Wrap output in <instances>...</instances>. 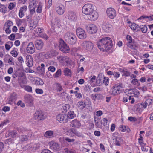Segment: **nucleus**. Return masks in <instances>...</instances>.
Listing matches in <instances>:
<instances>
[{"mask_svg": "<svg viewBox=\"0 0 153 153\" xmlns=\"http://www.w3.org/2000/svg\"><path fill=\"white\" fill-rule=\"evenodd\" d=\"M97 45L98 48L101 51H107L112 47V41L111 39L109 37L103 38L99 40Z\"/></svg>", "mask_w": 153, "mask_h": 153, "instance_id": "1", "label": "nucleus"}, {"mask_svg": "<svg viewBox=\"0 0 153 153\" xmlns=\"http://www.w3.org/2000/svg\"><path fill=\"white\" fill-rule=\"evenodd\" d=\"M59 61L64 65L69 66L71 68H73L74 66V63L73 61L68 56H61L57 57Z\"/></svg>", "mask_w": 153, "mask_h": 153, "instance_id": "2", "label": "nucleus"}, {"mask_svg": "<svg viewBox=\"0 0 153 153\" xmlns=\"http://www.w3.org/2000/svg\"><path fill=\"white\" fill-rule=\"evenodd\" d=\"M65 41L70 44H75L77 40V38L76 35L71 33H67L64 36Z\"/></svg>", "mask_w": 153, "mask_h": 153, "instance_id": "3", "label": "nucleus"}, {"mask_svg": "<svg viewBox=\"0 0 153 153\" xmlns=\"http://www.w3.org/2000/svg\"><path fill=\"white\" fill-rule=\"evenodd\" d=\"M40 147L39 144L38 143H31L26 145L24 149L30 152H34L35 151L38 149Z\"/></svg>", "mask_w": 153, "mask_h": 153, "instance_id": "4", "label": "nucleus"}, {"mask_svg": "<svg viewBox=\"0 0 153 153\" xmlns=\"http://www.w3.org/2000/svg\"><path fill=\"white\" fill-rule=\"evenodd\" d=\"M80 46L82 48L90 51L93 47V44L90 41H85L80 43Z\"/></svg>", "mask_w": 153, "mask_h": 153, "instance_id": "5", "label": "nucleus"}, {"mask_svg": "<svg viewBox=\"0 0 153 153\" xmlns=\"http://www.w3.org/2000/svg\"><path fill=\"white\" fill-rule=\"evenodd\" d=\"M112 139L114 144L116 146H120L122 142V139L119 137L118 133L115 132L113 134Z\"/></svg>", "mask_w": 153, "mask_h": 153, "instance_id": "6", "label": "nucleus"}, {"mask_svg": "<svg viewBox=\"0 0 153 153\" xmlns=\"http://www.w3.org/2000/svg\"><path fill=\"white\" fill-rule=\"evenodd\" d=\"M123 88V85L121 83H120L113 86L111 89V92L113 95H117L121 92V89Z\"/></svg>", "mask_w": 153, "mask_h": 153, "instance_id": "7", "label": "nucleus"}, {"mask_svg": "<svg viewBox=\"0 0 153 153\" xmlns=\"http://www.w3.org/2000/svg\"><path fill=\"white\" fill-rule=\"evenodd\" d=\"M46 117L43 112L41 111H37L33 115V119L39 121L45 119Z\"/></svg>", "mask_w": 153, "mask_h": 153, "instance_id": "8", "label": "nucleus"}, {"mask_svg": "<svg viewBox=\"0 0 153 153\" xmlns=\"http://www.w3.org/2000/svg\"><path fill=\"white\" fill-rule=\"evenodd\" d=\"M59 43L60 50L64 53H68L70 50L68 46L62 40L59 42Z\"/></svg>", "mask_w": 153, "mask_h": 153, "instance_id": "9", "label": "nucleus"}, {"mask_svg": "<svg viewBox=\"0 0 153 153\" xmlns=\"http://www.w3.org/2000/svg\"><path fill=\"white\" fill-rule=\"evenodd\" d=\"M77 35L79 38L81 39H86L87 35L85 31L81 28H78L76 30Z\"/></svg>", "mask_w": 153, "mask_h": 153, "instance_id": "10", "label": "nucleus"}, {"mask_svg": "<svg viewBox=\"0 0 153 153\" xmlns=\"http://www.w3.org/2000/svg\"><path fill=\"white\" fill-rule=\"evenodd\" d=\"M86 29L87 32L90 34H94L96 33L97 30L96 26L93 24L88 25L86 27Z\"/></svg>", "mask_w": 153, "mask_h": 153, "instance_id": "11", "label": "nucleus"}, {"mask_svg": "<svg viewBox=\"0 0 153 153\" xmlns=\"http://www.w3.org/2000/svg\"><path fill=\"white\" fill-rule=\"evenodd\" d=\"M49 144L51 149L54 151H59L60 149L59 145L54 141H50Z\"/></svg>", "mask_w": 153, "mask_h": 153, "instance_id": "12", "label": "nucleus"}, {"mask_svg": "<svg viewBox=\"0 0 153 153\" xmlns=\"http://www.w3.org/2000/svg\"><path fill=\"white\" fill-rule=\"evenodd\" d=\"M56 119L57 120L62 123H65L68 121L67 115L65 114H58L57 116Z\"/></svg>", "mask_w": 153, "mask_h": 153, "instance_id": "13", "label": "nucleus"}, {"mask_svg": "<svg viewBox=\"0 0 153 153\" xmlns=\"http://www.w3.org/2000/svg\"><path fill=\"white\" fill-rule=\"evenodd\" d=\"M68 134L71 137H73L74 135H75L78 137L81 136L82 134L80 132L77 131V130L74 128H72L67 131Z\"/></svg>", "mask_w": 153, "mask_h": 153, "instance_id": "14", "label": "nucleus"}, {"mask_svg": "<svg viewBox=\"0 0 153 153\" xmlns=\"http://www.w3.org/2000/svg\"><path fill=\"white\" fill-rule=\"evenodd\" d=\"M102 28L106 32H110L112 28V26L108 22H105L103 24Z\"/></svg>", "mask_w": 153, "mask_h": 153, "instance_id": "15", "label": "nucleus"}, {"mask_svg": "<svg viewBox=\"0 0 153 153\" xmlns=\"http://www.w3.org/2000/svg\"><path fill=\"white\" fill-rule=\"evenodd\" d=\"M26 50L27 53H33L35 51L33 44L32 42H30L27 45Z\"/></svg>", "mask_w": 153, "mask_h": 153, "instance_id": "16", "label": "nucleus"}, {"mask_svg": "<svg viewBox=\"0 0 153 153\" xmlns=\"http://www.w3.org/2000/svg\"><path fill=\"white\" fill-rule=\"evenodd\" d=\"M70 126L71 127L79 128L81 126V124L79 121L75 119L71 122Z\"/></svg>", "mask_w": 153, "mask_h": 153, "instance_id": "17", "label": "nucleus"}, {"mask_svg": "<svg viewBox=\"0 0 153 153\" xmlns=\"http://www.w3.org/2000/svg\"><path fill=\"white\" fill-rule=\"evenodd\" d=\"M91 13L90 14L89 18L91 21H95L97 19L98 17V14L96 10H91Z\"/></svg>", "mask_w": 153, "mask_h": 153, "instance_id": "18", "label": "nucleus"}, {"mask_svg": "<svg viewBox=\"0 0 153 153\" xmlns=\"http://www.w3.org/2000/svg\"><path fill=\"white\" fill-rule=\"evenodd\" d=\"M52 90L53 91L60 92L62 91L63 88L60 84L57 83H55L53 84Z\"/></svg>", "mask_w": 153, "mask_h": 153, "instance_id": "19", "label": "nucleus"}, {"mask_svg": "<svg viewBox=\"0 0 153 153\" xmlns=\"http://www.w3.org/2000/svg\"><path fill=\"white\" fill-rule=\"evenodd\" d=\"M25 63L29 67H32L33 65V58L31 55H28L26 57Z\"/></svg>", "mask_w": 153, "mask_h": 153, "instance_id": "20", "label": "nucleus"}, {"mask_svg": "<svg viewBox=\"0 0 153 153\" xmlns=\"http://www.w3.org/2000/svg\"><path fill=\"white\" fill-rule=\"evenodd\" d=\"M43 43L41 40H37L35 42V45L37 49H41L43 46Z\"/></svg>", "mask_w": 153, "mask_h": 153, "instance_id": "21", "label": "nucleus"}, {"mask_svg": "<svg viewBox=\"0 0 153 153\" xmlns=\"http://www.w3.org/2000/svg\"><path fill=\"white\" fill-rule=\"evenodd\" d=\"M106 12L108 17L111 19H113L116 16L115 10H106Z\"/></svg>", "mask_w": 153, "mask_h": 153, "instance_id": "22", "label": "nucleus"}, {"mask_svg": "<svg viewBox=\"0 0 153 153\" xmlns=\"http://www.w3.org/2000/svg\"><path fill=\"white\" fill-rule=\"evenodd\" d=\"M17 95L16 93H13L11 94L9 98L8 102L9 103L12 104L17 99Z\"/></svg>", "mask_w": 153, "mask_h": 153, "instance_id": "23", "label": "nucleus"}, {"mask_svg": "<svg viewBox=\"0 0 153 153\" xmlns=\"http://www.w3.org/2000/svg\"><path fill=\"white\" fill-rule=\"evenodd\" d=\"M24 98L25 101L27 103H30L31 105L33 104V97L31 95L26 94L24 96Z\"/></svg>", "mask_w": 153, "mask_h": 153, "instance_id": "24", "label": "nucleus"}, {"mask_svg": "<svg viewBox=\"0 0 153 153\" xmlns=\"http://www.w3.org/2000/svg\"><path fill=\"white\" fill-rule=\"evenodd\" d=\"M96 8L95 6L91 4H85L82 7V10H93Z\"/></svg>", "mask_w": 153, "mask_h": 153, "instance_id": "25", "label": "nucleus"}, {"mask_svg": "<svg viewBox=\"0 0 153 153\" xmlns=\"http://www.w3.org/2000/svg\"><path fill=\"white\" fill-rule=\"evenodd\" d=\"M54 132L51 130L47 131L44 134V137L47 138H51L53 137Z\"/></svg>", "mask_w": 153, "mask_h": 153, "instance_id": "26", "label": "nucleus"}, {"mask_svg": "<svg viewBox=\"0 0 153 153\" xmlns=\"http://www.w3.org/2000/svg\"><path fill=\"white\" fill-rule=\"evenodd\" d=\"M36 1L37 0H30V10H35L36 5Z\"/></svg>", "mask_w": 153, "mask_h": 153, "instance_id": "27", "label": "nucleus"}, {"mask_svg": "<svg viewBox=\"0 0 153 153\" xmlns=\"http://www.w3.org/2000/svg\"><path fill=\"white\" fill-rule=\"evenodd\" d=\"M130 27L132 30L134 31H137L140 29L139 26L134 23L131 24L130 25Z\"/></svg>", "mask_w": 153, "mask_h": 153, "instance_id": "28", "label": "nucleus"}, {"mask_svg": "<svg viewBox=\"0 0 153 153\" xmlns=\"http://www.w3.org/2000/svg\"><path fill=\"white\" fill-rule=\"evenodd\" d=\"M38 20L36 18H35L31 22L30 24V29H33V27H35L38 23Z\"/></svg>", "mask_w": 153, "mask_h": 153, "instance_id": "29", "label": "nucleus"}, {"mask_svg": "<svg viewBox=\"0 0 153 153\" xmlns=\"http://www.w3.org/2000/svg\"><path fill=\"white\" fill-rule=\"evenodd\" d=\"M35 84L37 85H42L44 82L40 78H37L35 81Z\"/></svg>", "mask_w": 153, "mask_h": 153, "instance_id": "30", "label": "nucleus"}, {"mask_svg": "<svg viewBox=\"0 0 153 153\" xmlns=\"http://www.w3.org/2000/svg\"><path fill=\"white\" fill-rule=\"evenodd\" d=\"M9 134L12 138L16 139L17 135V133L16 131L15 130H13L10 132Z\"/></svg>", "mask_w": 153, "mask_h": 153, "instance_id": "31", "label": "nucleus"}, {"mask_svg": "<svg viewBox=\"0 0 153 153\" xmlns=\"http://www.w3.org/2000/svg\"><path fill=\"white\" fill-rule=\"evenodd\" d=\"M64 74L65 76H70L71 74V70L67 68H65L64 70Z\"/></svg>", "mask_w": 153, "mask_h": 153, "instance_id": "32", "label": "nucleus"}, {"mask_svg": "<svg viewBox=\"0 0 153 153\" xmlns=\"http://www.w3.org/2000/svg\"><path fill=\"white\" fill-rule=\"evenodd\" d=\"M86 104L85 102H79L77 104L78 107L81 110L83 109L85 106Z\"/></svg>", "mask_w": 153, "mask_h": 153, "instance_id": "33", "label": "nucleus"}, {"mask_svg": "<svg viewBox=\"0 0 153 153\" xmlns=\"http://www.w3.org/2000/svg\"><path fill=\"white\" fill-rule=\"evenodd\" d=\"M75 116V114L73 111H71L68 112V113L67 115L68 119V118L71 119H73Z\"/></svg>", "mask_w": 153, "mask_h": 153, "instance_id": "34", "label": "nucleus"}, {"mask_svg": "<svg viewBox=\"0 0 153 153\" xmlns=\"http://www.w3.org/2000/svg\"><path fill=\"white\" fill-rule=\"evenodd\" d=\"M18 131L19 133H25L27 132L28 131V130L27 128L25 127H21L18 129Z\"/></svg>", "mask_w": 153, "mask_h": 153, "instance_id": "35", "label": "nucleus"}, {"mask_svg": "<svg viewBox=\"0 0 153 153\" xmlns=\"http://www.w3.org/2000/svg\"><path fill=\"white\" fill-rule=\"evenodd\" d=\"M149 148V147L146 146L145 144H141V149L142 151L144 152H147Z\"/></svg>", "mask_w": 153, "mask_h": 153, "instance_id": "36", "label": "nucleus"}, {"mask_svg": "<svg viewBox=\"0 0 153 153\" xmlns=\"http://www.w3.org/2000/svg\"><path fill=\"white\" fill-rule=\"evenodd\" d=\"M63 141L64 142L72 143L75 140L74 139H70L68 137H64L63 138Z\"/></svg>", "mask_w": 153, "mask_h": 153, "instance_id": "37", "label": "nucleus"}, {"mask_svg": "<svg viewBox=\"0 0 153 153\" xmlns=\"http://www.w3.org/2000/svg\"><path fill=\"white\" fill-rule=\"evenodd\" d=\"M131 83L133 85L137 86H139L140 85V83L138 81L137 79L136 78L133 79L131 81Z\"/></svg>", "mask_w": 153, "mask_h": 153, "instance_id": "38", "label": "nucleus"}, {"mask_svg": "<svg viewBox=\"0 0 153 153\" xmlns=\"http://www.w3.org/2000/svg\"><path fill=\"white\" fill-rule=\"evenodd\" d=\"M13 25V23L12 21L10 20H8L5 23L4 27L10 28Z\"/></svg>", "mask_w": 153, "mask_h": 153, "instance_id": "39", "label": "nucleus"}, {"mask_svg": "<svg viewBox=\"0 0 153 153\" xmlns=\"http://www.w3.org/2000/svg\"><path fill=\"white\" fill-rule=\"evenodd\" d=\"M54 56V55L52 51H50L48 52L47 53L45 54V57L46 59H48L49 58H51Z\"/></svg>", "mask_w": 153, "mask_h": 153, "instance_id": "40", "label": "nucleus"}, {"mask_svg": "<svg viewBox=\"0 0 153 153\" xmlns=\"http://www.w3.org/2000/svg\"><path fill=\"white\" fill-rule=\"evenodd\" d=\"M139 27L143 33H145L147 31V28L146 26L144 25H141Z\"/></svg>", "mask_w": 153, "mask_h": 153, "instance_id": "41", "label": "nucleus"}, {"mask_svg": "<svg viewBox=\"0 0 153 153\" xmlns=\"http://www.w3.org/2000/svg\"><path fill=\"white\" fill-rule=\"evenodd\" d=\"M102 83L105 85H107L109 83V79L107 77H104L102 79Z\"/></svg>", "mask_w": 153, "mask_h": 153, "instance_id": "42", "label": "nucleus"}, {"mask_svg": "<svg viewBox=\"0 0 153 153\" xmlns=\"http://www.w3.org/2000/svg\"><path fill=\"white\" fill-rule=\"evenodd\" d=\"M61 74V71L60 69H58L56 73L53 75L54 78H57L59 77Z\"/></svg>", "mask_w": 153, "mask_h": 153, "instance_id": "43", "label": "nucleus"}, {"mask_svg": "<svg viewBox=\"0 0 153 153\" xmlns=\"http://www.w3.org/2000/svg\"><path fill=\"white\" fill-rule=\"evenodd\" d=\"M95 124L98 128H100L102 126V121L100 120H95Z\"/></svg>", "mask_w": 153, "mask_h": 153, "instance_id": "44", "label": "nucleus"}, {"mask_svg": "<svg viewBox=\"0 0 153 153\" xmlns=\"http://www.w3.org/2000/svg\"><path fill=\"white\" fill-rule=\"evenodd\" d=\"M96 76L94 75H91L89 77V81L90 84L95 81Z\"/></svg>", "mask_w": 153, "mask_h": 153, "instance_id": "45", "label": "nucleus"}, {"mask_svg": "<svg viewBox=\"0 0 153 153\" xmlns=\"http://www.w3.org/2000/svg\"><path fill=\"white\" fill-rule=\"evenodd\" d=\"M19 138L20 141L22 142L27 141L28 139V136L27 135H21Z\"/></svg>", "mask_w": 153, "mask_h": 153, "instance_id": "46", "label": "nucleus"}, {"mask_svg": "<svg viewBox=\"0 0 153 153\" xmlns=\"http://www.w3.org/2000/svg\"><path fill=\"white\" fill-rule=\"evenodd\" d=\"M24 89L27 91L32 93V87L29 85L25 86L24 87Z\"/></svg>", "mask_w": 153, "mask_h": 153, "instance_id": "47", "label": "nucleus"}, {"mask_svg": "<svg viewBox=\"0 0 153 153\" xmlns=\"http://www.w3.org/2000/svg\"><path fill=\"white\" fill-rule=\"evenodd\" d=\"M64 152L66 153H75V151L73 149L65 148L64 149Z\"/></svg>", "mask_w": 153, "mask_h": 153, "instance_id": "48", "label": "nucleus"}, {"mask_svg": "<svg viewBox=\"0 0 153 153\" xmlns=\"http://www.w3.org/2000/svg\"><path fill=\"white\" fill-rule=\"evenodd\" d=\"M10 53L14 57H16L18 55V53L15 49L11 51L10 52Z\"/></svg>", "mask_w": 153, "mask_h": 153, "instance_id": "49", "label": "nucleus"}, {"mask_svg": "<svg viewBox=\"0 0 153 153\" xmlns=\"http://www.w3.org/2000/svg\"><path fill=\"white\" fill-rule=\"evenodd\" d=\"M35 92L36 93L39 94H42L43 93V90L41 89L36 88L35 89Z\"/></svg>", "mask_w": 153, "mask_h": 153, "instance_id": "50", "label": "nucleus"}, {"mask_svg": "<svg viewBox=\"0 0 153 153\" xmlns=\"http://www.w3.org/2000/svg\"><path fill=\"white\" fill-rule=\"evenodd\" d=\"M121 72L123 73V76H128L130 75V73L128 71H126L124 70H122Z\"/></svg>", "mask_w": 153, "mask_h": 153, "instance_id": "51", "label": "nucleus"}, {"mask_svg": "<svg viewBox=\"0 0 153 153\" xmlns=\"http://www.w3.org/2000/svg\"><path fill=\"white\" fill-rule=\"evenodd\" d=\"M128 127L127 126H125V125H122L120 127V130L122 132H125L126 131Z\"/></svg>", "mask_w": 153, "mask_h": 153, "instance_id": "52", "label": "nucleus"}, {"mask_svg": "<svg viewBox=\"0 0 153 153\" xmlns=\"http://www.w3.org/2000/svg\"><path fill=\"white\" fill-rule=\"evenodd\" d=\"M82 13L85 15H88V17L91 13V10H82Z\"/></svg>", "mask_w": 153, "mask_h": 153, "instance_id": "53", "label": "nucleus"}, {"mask_svg": "<svg viewBox=\"0 0 153 153\" xmlns=\"http://www.w3.org/2000/svg\"><path fill=\"white\" fill-rule=\"evenodd\" d=\"M102 79L99 77L97 78L96 82L97 85H100L102 83V81H101Z\"/></svg>", "mask_w": 153, "mask_h": 153, "instance_id": "54", "label": "nucleus"}, {"mask_svg": "<svg viewBox=\"0 0 153 153\" xmlns=\"http://www.w3.org/2000/svg\"><path fill=\"white\" fill-rule=\"evenodd\" d=\"M70 107V105L68 104H65L63 106L62 108L64 110H67L69 109Z\"/></svg>", "mask_w": 153, "mask_h": 153, "instance_id": "55", "label": "nucleus"}, {"mask_svg": "<svg viewBox=\"0 0 153 153\" xmlns=\"http://www.w3.org/2000/svg\"><path fill=\"white\" fill-rule=\"evenodd\" d=\"M48 70L49 71H50L52 72H54L55 71L56 68L54 66H50L48 68Z\"/></svg>", "mask_w": 153, "mask_h": 153, "instance_id": "56", "label": "nucleus"}, {"mask_svg": "<svg viewBox=\"0 0 153 153\" xmlns=\"http://www.w3.org/2000/svg\"><path fill=\"white\" fill-rule=\"evenodd\" d=\"M126 38L127 40L128 43H130L132 42V38L130 36L127 35L126 36Z\"/></svg>", "mask_w": 153, "mask_h": 153, "instance_id": "57", "label": "nucleus"}, {"mask_svg": "<svg viewBox=\"0 0 153 153\" xmlns=\"http://www.w3.org/2000/svg\"><path fill=\"white\" fill-rule=\"evenodd\" d=\"M134 90L133 94L134 95L135 97H137L139 94V91L135 89H134Z\"/></svg>", "mask_w": 153, "mask_h": 153, "instance_id": "58", "label": "nucleus"}, {"mask_svg": "<svg viewBox=\"0 0 153 153\" xmlns=\"http://www.w3.org/2000/svg\"><path fill=\"white\" fill-rule=\"evenodd\" d=\"M15 34L13 33L11 34L8 37V38L11 40H14L15 39Z\"/></svg>", "mask_w": 153, "mask_h": 153, "instance_id": "59", "label": "nucleus"}, {"mask_svg": "<svg viewBox=\"0 0 153 153\" xmlns=\"http://www.w3.org/2000/svg\"><path fill=\"white\" fill-rule=\"evenodd\" d=\"M4 30H5L6 33L7 34H9L11 33V31L10 28L4 27Z\"/></svg>", "mask_w": 153, "mask_h": 153, "instance_id": "60", "label": "nucleus"}, {"mask_svg": "<svg viewBox=\"0 0 153 153\" xmlns=\"http://www.w3.org/2000/svg\"><path fill=\"white\" fill-rule=\"evenodd\" d=\"M120 74L119 72H114L113 76L114 78L117 79L120 76Z\"/></svg>", "mask_w": 153, "mask_h": 153, "instance_id": "61", "label": "nucleus"}, {"mask_svg": "<svg viewBox=\"0 0 153 153\" xmlns=\"http://www.w3.org/2000/svg\"><path fill=\"white\" fill-rule=\"evenodd\" d=\"M128 120H129L131 122H135L137 121V119L134 117H129L128 118Z\"/></svg>", "mask_w": 153, "mask_h": 153, "instance_id": "62", "label": "nucleus"}, {"mask_svg": "<svg viewBox=\"0 0 153 153\" xmlns=\"http://www.w3.org/2000/svg\"><path fill=\"white\" fill-rule=\"evenodd\" d=\"M10 108L8 106H7L3 107L2 109V110L5 112L9 111L10 110Z\"/></svg>", "mask_w": 153, "mask_h": 153, "instance_id": "63", "label": "nucleus"}, {"mask_svg": "<svg viewBox=\"0 0 153 153\" xmlns=\"http://www.w3.org/2000/svg\"><path fill=\"white\" fill-rule=\"evenodd\" d=\"M15 5V4L13 3H11L8 6V8L10 10H12L14 8Z\"/></svg>", "mask_w": 153, "mask_h": 153, "instance_id": "64", "label": "nucleus"}]
</instances>
